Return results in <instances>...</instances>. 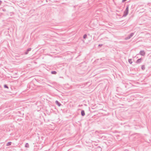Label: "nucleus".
<instances>
[{"label": "nucleus", "mask_w": 151, "mask_h": 151, "mask_svg": "<svg viewBox=\"0 0 151 151\" xmlns=\"http://www.w3.org/2000/svg\"><path fill=\"white\" fill-rule=\"evenodd\" d=\"M129 11V8L127 6L126 8L125 11L124 12V15L123 16L125 17H126L128 14Z\"/></svg>", "instance_id": "1"}, {"label": "nucleus", "mask_w": 151, "mask_h": 151, "mask_svg": "<svg viewBox=\"0 0 151 151\" xmlns=\"http://www.w3.org/2000/svg\"><path fill=\"white\" fill-rule=\"evenodd\" d=\"M134 33H131L130 35L125 38V40H127L130 38L134 35Z\"/></svg>", "instance_id": "2"}, {"label": "nucleus", "mask_w": 151, "mask_h": 151, "mask_svg": "<svg viewBox=\"0 0 151 151\" xmlns=\"http://www.w3.org/2000/svg\"><path fill=\"white\" fill-rule=\"evenodd\" d=\"M140 54L142 56H144L145 55V52L144 50H141L139 52Z\"/></svg>", "instance_id": "3"}, {"label": "nucleus", "mask_w": 151, "mask_h": 151, "mask_svg": "<svg viewBox=\"0 0 151 151\" xmlns=\"http://www.w3.org/2000/svg\"><path fill=\"white\" fill-rule=\"evenodd\" d=\"M55 103L56 104H57L59 106H60L61 104L60 103H59L58 101L56 100L55 101Z\"/></svg>", "instance_id": "4"}, {"label": "nucleus", "mask_w": 151, "mask_h": 151, "mask_svg": "<svg viewBox=\"0 0 151 151\" xmlns=\"http://www.w3.org/2000/svg\"><path fill=\"white\" fill-rule=\"evenodd\" d=\"M31 48H28L27 50V51L26 52H25V54H26V55H27V54H28V52L29 51H30L31 50Z\"/></svg>", "instance_id": "5"}, {"label": "nucleus", "mask_w": 151, "mask_h": 151, "mask_svg": "<svg viewBox=\"0 0 151 151\" xmlns=\"http://www.w3.org/2000/svg\"><path fill=\"white\" fill-rule=\"evenodd\" d=\"M81 114L82 116H84L85 115V112L84 110H82L81 111Z\"/></svg>", "instance_id": "6"}, {"label": "nucleus", "mask_w": 151, "mask_h": 151, "mask_svg": "<svg viewBox=\"0 0 151 151\" xmlns=\"http://www.w3.org/2000/svg\"><path fill=\"white\" fill-rule=\"evenodd\" d=\"M128 62L130 64H132V60L131 59H129L128 60Z\"/></svg>", "instance_id": "7"}, {"label": "nucleus", "mask_w": 151, "mask_h": 151, "mask_svg": "<svg viewBox=\"0 0 151 151\" xmlns=\"http://www.w3.org/2000/svg\"><path fill=\"white\" fill-rule=\"evenodd\" d=\"M12 144V142H9L7 143L6 144V146H9V145H10Z\"/></svg>", "instance_id": "8"}, {"label": "nucleus", "mask_w": 151, "mask_h": 151, "mask_svg": "<svg viewBox=\"0 0 151 151\" xmlns=\"http://www.w3.org/2000/svg\"><path fill=\"white\" fill-rule=\"evenodd\" d=\"M25 146V147H27V148L29 147V145L28 143H26V144Z\"/></svg>", "instance_id": "9"}, {"label": "nucleus", "mask_w": 151, "mask_h": 151, "mask_svg": "<svg viewBox=\"0 0 151 151\" xmlns=\"http://www.w3.org/2000/svg\"><path fill=\"white\" fill-rule=\"evenodd\" d=\"M141 59L140 58L138 59L137 61L136 62V63H139L141 62Z\"/></svg>", "instance_id": "10"}, {"label": "nucleus", "mask_w": 151, "mask_h": 151, "mask_svg": "<svg viewBox=\"0 0 151 151\" xmlns=\"http://www.w3.org/2000/svg\"><path fill=\"white\" fill-rule=\"evenodd\" d=\"M51 73L52 74H56L57 73L55 71H51Z\"/></svg>", "instance_id": "11"}, {"label": "nucleus", "mask_w": 151, "mask_h": 151, "mask_svg": "<svg viewBox=\"0 0 151 151\" xmlns=\"http://www.w3.org/2000/svg\"><path fill=\"white\" fill-rule=\"evenodd\" d=\"M141 68L142 69V70H145V67L144 66V65H142L141 67Z\"/></svg>", "instance_id": "12"}, {"label": "nucleus", "mask_w": 151, "mask_h": 151, "mask_svg": "<svg viewBox=\"0 0 151 151\" xmlns=\"http://www.w3.org/2000/svg\"><path fill=\"white\" fill-rule=\"evenodd\" d=\"M87 37V35L86 34H85L83 36V38L84 39L86 38Z\"/></svg>", "instance_id": "13"}, {"label": "nucleus", "mask_w": 151, "mask_h": 151, "mask_svg": "<svg viewBox=\"0 0 151 151\" xmlns=\"http://www.w3.org/2000/svg\"><path fill=\"white\" fill-rule=\"evenodd\" d=\"M4 87L5 88H8V86L6 85H4Z\"/></svg>", "instance_id": "14"}, {"label": "nucleus", "mask_w": 151, "mask_h": 151, "mask_svg": "<svg viewBox=\"0 0 151 151\" xmlns=\"http://www.w3.org/2000/svg\"><path fill=\"white\" fill-rule=\"evenodd\" d=\"M102 45V44H99V46H101Z\"/></svg>", "instance_id": "15"}, {"label": "nucleus", "mask_w": 151, "mask_h": 151, "mask_svg": "<svg viewBox=\"0 0 151 151\" xmlns=\"http://www.w3.org/2000/svg\"><path fill=\"white\" fill-rule=\"evenodd\" d=\"M127 0H122V2H124V1H127Z\"/></svg>", "instance_id": "16"}]
</instances>
